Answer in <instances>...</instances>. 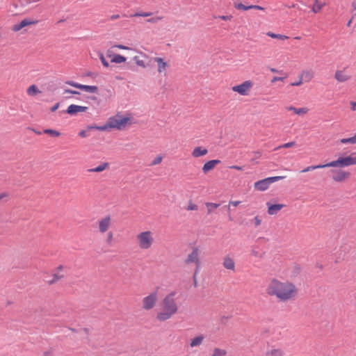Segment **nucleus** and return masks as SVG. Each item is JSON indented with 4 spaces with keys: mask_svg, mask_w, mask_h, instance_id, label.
I'll return each mask as SVG.
<instances>
[{
    "mask_svg": "<svg viewBox=\"0 0 356 356\" xmlns=\"http://www.w3.org/2000/svg\"><path fill=\"white\" fill-rule=\"evenodd\" d=\"M87 99L96 102L97 106L100 104L101 100L98 99L96 96H88Z\"/></svg>",
    "mask_w": 356,
    "mask_h": 356,
    "instance_id": "56",
    "label": "nucleus"
},
{
    "mask_svg": "<svg viewBox=\"0 0 356 356\" xmlns=\"http://www.w3.org/2000/svg\"><path fill=\"white\" fill-rule=\"evenodd\" d=\"M151 15L150 13H136L133 16H143V17H147Z\"/></svg>",
    "mask_w": 356,
    "mask_h": 356,
    "instance_id": "60",
    "label": "nucleus"
},
{
    "mask_svg": "<svg viewBox=\"0 0 356 356\" xmlns=\"http://www.w3.org/2000/svg\"><path fill=\"white\" fill-rule=\"evenodd\" d=\"M106 92L102 94V96L105 97V98H110L112 95L113 92L111 89H106L105 90Z\"/></svg>",
    "mask_w": 356,
    "mask_h": 356,
    "instance_id": "54",
    "label": "nucleus"
},
{
    "mask_svg": "<svg viewBox=\"0 0 356 356\" xmlns=\"http://www.w3.org/2000/svg\"><path fill=\"white\" fill-rule=\"evenodd\" d=\"M323 7V4L321 3H318V0H315V3L313 4L312 8V11H313L314 13H318Z\"/></svg>",
    "mask_w": 356,
    "mask_h": 356,
    "instance_id": "35",
    "label": "nucleus"
},
{
    "mask_svg": "<svg viewBox=\"0 0 356 356\" xmlns=\"http://www.w3.org/2000/svg\"><path fill=\"white\" fill-rule=\"evenodd\" d=\"M250 9H255L258 10H264L265 8L259 5H250Z\"/></svg>",
    "mask_w": 356,
    "mask_h": 356,
    "instance_id": "59",
    "label": "nucleus"
},
{
    "mask_svg": "<svg viewBox=\"0 0 356 356\" xmlns=\"http://www.w3.org/2000/svg\"><path fill=\"white\" fill-rule=\"evenodd\" d=\"M127 58L122 55L115 54L113 55L112 59L111 60V63L120 64L123 63H126Z\"/></svg>",
    "mask_w": 356,
    "mask_h": 356,
    "instance_id": "22",
    "label": "nucleus"
},
{
    "mask_svg": "<svg viewBox=\"0 0 356 356\" xmlns=\"http://www.w3.org/2000/svg\"><path fill=\"white\" fill-rule=\"evenodd\" d=\"M355 153L348 156H340L341 165L342 168L356 165V156H353Z\"/></svg>",
    "mask_w": 356,
    "mask_h": 356,
    "instance_id": "11",
    "label": "nucleus"
},
{
    "mask_svg": "<svg viewBox=\"0 0 356 356\" xmlns=\"http://www.w3.org/2000/svg\"><path fill=\"white\" fill-rule=\"evenodd\" d=\"M98 76V73L97 72H90V71H88L86 72H85L82 76H90L91 77L92 79H95L97 76Z\"/></svg>",
    "mask_w": 356,
    "mask_h": 356,
    "instance_id": "46",
    "label": "nucleus"
},
{
    "mask_svg": "<svg viewBox=\"0 0 356 356\" xmlns=\"http://www.w3.org/2000/svg\"><path fill=\"white\" fill-rule=\"evenodd\" d=\"M59 106H60V102H57V103H56V104H55L53 106H51V107L50 108V111H51V112H55V111H56L58 109Z\"/></svg>",
    "mask_w": 356,
    "mask_h": 356,
    "instance_id": "61",
    "label": "nucleus"
},
{
    "mask_svg": "<svg viewBox=\"0 0 356 356\" xmlns=\"http://www.w3.org/2000/svg\"><path fill=\"white\" fill-rule=\"evenodd\" d=\"M203 339L204 336L202 334L195 337L191 340V347H195L200 346L202 343Z\"/></svg>",
    "mask_w": 356,
    "mask_h": 356,
    "instance_id": "25",
    "label": "nucleus"
},
{
    "mask_svg": "<svg viewBox=\"0 0 356 356\" xmlns=\"http://www.w3.org/2000/svg\"><path fill=\"white\" fill-rule=\"evenodd\" d=\"M319 166L323 167V168H326V167L341 168L340 158L339 157L337 160L332 161L325 164H319Z\"/></svg>",
    "mask_w": 356,
    "mask_h": 356,
    "instance_id": "21",
    "label": "nucleus"
},
{
    "mask_svg": "<svg viewBox=\"0 0 356 356\" xmlns=\"http://www.w3.org/2000/svg\"><path fill=\"white\" fill-rule=\"evenodd\" d=\"M88 130L85 129V130H81L79 132L78 134V136H80V137H82V138H85V137H87L88 135L87 134V131Z\"/></svg>",
    "mask_w": 356,
    "mask_h": 356,
    "instance_id": "58",
    "label": "nucleus"
},
{
    "mask_svg": "<svg viewBox=\"0 0 356 356\" xmlns=\"http://www.w3.org/2000/svg\"><path fill=\"white\" fill-rule=\"evenodd\" d=\"M108 168H109V163L107 162H105V163H101L100 165H99L98 166H97L94 168L89 169L88 171L94 172H101Z\"/></svg>",
    "mask_w": 356,
    "mask_h": 356,
    "instance_id": "23",
    "label": "nucleus"
},
{
    "mask_svg": "<svg viewBox=\"0 0 356 356\" xmlns=\"http://www.w3.org/2000/svg\"><path fill=\"white\" fill-rule=\"evenodd\" d=\"M309 6H307L305 3L303 2H300V3H298L297 4V9L300 10H304L305 12L307 11V8H308Z\"/></svg>",
    "mask_w": 356,
    "mask_h": 356,
    "instance_id": "48",
    "label": "nucleus"
},
{
    "mask_svg": "<svg viewBox=\"0 0 356 356\" xmlns=\"http://www.w3.org/2000/svg\"><path fill=\"white\" fill-rule=\"evenodd\" d=\"M133 120L134 118L131 113H127L125 115H122L118 112L115 115L108 119L109 131L112 129L123 130L127 125L132 124Z\"/></svg>",
    "mask_w": 356,
    "mask_h": 356,
    "instance_id": "2",
    "label": "nucleus"
},
{
    "mask_svg": "<svg viewBox=\"0 0 356 356\" xmlns=\"http://www.w3.org/2000/svg\"><path fill=\"white\" fill-rule=\"evenodd\" d=\"M64 93H69V94H72V95H81L80 92H79L77 90H73L69 89V88L65 89Z\"/></svg>",
    "mask_w": 356,
    "mask_h": 356,
    "instance_id": "51",
    "label": "nucleus"
},
{
    "mask_svg": "<svg viewBox=\"0 0 356 356\" xmlns=\"http://www.w3.org/2000/svg\"><path fill=\"white\" fill-rule=\"evenodd\" d=\"M42 133L47 134L51 137H58L61 135L60 131L52 129H43Z\"/></svg>",
    "mask_w": 356,
    "mask_h": 356,
    "instance_id": "31",
    "label": "nucleus"
},
{
    "mask_svg": "<svg viewBox=\"0 0 356 356\" xmlns=\"http://www.w3.org/2000/svg\"><path fill=\"white\" fill-rule=\"evenodd\" d=\"M241 203V201H229V203L228 205H225L223 207V209L227 211V212L230 211V204H232L234 207H237Z\"/></svg>",
    "mask_w": 356,
    "mask_h": 356,
    "instance_id": "38",
    "label": "nucleus"
},
{
    "mask_svg": "<svg viewBox=\"0 0 356 356\" xmlns=\"http://www.w3.org/2000/svg\"><path fill=\"white\" fill-rule=\"evenodd\" d=\"M234 2L233 6L236 9L239 10H243V11H246V10H250V5L245 6L237 0H234Z\"/></svg>",
    "mask_w": 356,
    "mask_h": 356,
    "instance_id": "29",
    "label": "nucleus"
},
{
    "mask_svg": "<svg viewBox=\"0 0 356 356\" xmlns=\"http://www.w3.org/2000/svg\"><path fill=\"white\" fill-rule=\"evenodd\" d=\"M340 143L342 144H347V143L354 144L352 137L341 138L340 140Z\"/></svg>",
    "mask_w": 356,
    "mask_h": 356,
    "instance_id": "49",
    "label": "nucleus"
},
{
    "mask_svg": "<svg viewBox=\"0 0 356 356\" xmlns=\"http://www.w3.org/2000/svg\"><path fill=\"white\" fill-rule=\"evenodd\" d=\"M252 153L254 154V157L251 159L250 161L254 163H258L256 160L261 156V152L260 151H255Z\"/></svg>",
    "mask_w": 356,
    "mask_h": 356,
    "instance_id": "42",
    "label": "nucleus"
},
{
    "mask_svg": "<svg viewBox=\"0 0 356 356\" xmlns=\"http://www.w3.org/2000/svg\"><path fill=\"white\" fill-rule=\"evenodd\" d=\"M206 206L208 209L207 213L210 214L212 211V209H217L220 206V204L213 203V202H207Z\"/></svg>",
    "mask_w": 356,
    "mask_h": 356,
    "instance_id": "36",
    "label": "nucleus"
},
{
    "mask_svg": "<svg viewBox=\"0 0 356 356\" xmlns=\"http://www.w3.org/2000/svg\"><path fill=\"white\" fill-rule=\"evenodd\" d=\"M38 20H36V19H31L30 18H25L24 19H22L20 22L15 24L13 28H12V30L15 32H17V31H19L21 29H22L23 28L26 27V26H30V25H34V24H37L38 23Z\"/></svg>",
    "mask_w": 356,
    "mask_h": 356,
    "instance_id": "9",
    "label": "nucleus"
},
{
    "mask_svg": "<svg viewBox=\"0 0 356 356\" xmlns=\"http://www.w3.org/2000/svg\"><path fill=\"white\" fill-rule=\"evenodd\" d=\"M287 109L289 111H293L295 114L298 115H304V114L307 113L308 111V108H297L293 106H290L289 107L287 108Z\"/></svg>",
    "mask_w": 356,
    "mask_h": 356,
    "instance_id": "27",
    "label": "nucleus"
},
{
    "mask_svg": "<svg viewBox=\"0 0 356 356\" xmlns=\"http://www.w3.org/2000/svg\"><path fill=\"white\" fill-rule=\"evenodd\" d=\"M155 62L157 63L158 65V72L161 73L162 72L166 70L167 67L169 66V64L167 61L164 60V58L161 57H155L153 58Z\"/></svg>",
    "mask_w": 356,
    "mask_h": 356,
    "instance_id": "14",
    "label": "nucleus"
},
{
    "mask_svg": "<svg viewBox=\"0 0 356 356\" xmlns=\"http://www.w3.org/2000/svg\"><path fill=\"white\" fill-rule=\"evenodd\" d=\"M124 63L125 64L124 65L125 69L131 70L133 72L137 71V67L135 65V63H134L133 60H130L129 62L126 61V63Z\"/></svg>",
    "mask_w": 356,
    "mask_h": 356,
    "instance_id": "34",
    "label": "nucleus"
},
{
    "mask_svg": "<svg viewBox=\"0 0 356 356\" xmlns=\"http://www.w3.org/2000/svg\"><path fill=\"white\" fill-rule=\"evenodd\" d=\"M232 318V316H222L220 318V322L222 324H226V321L229 318Z\"/></svg>",
    "mask_w": 356,
    "mask_h": 356,
    "instance_id": "64",
    "label": "nucleus"
},
{
    "mask_svg": "<svg viewBox=\"0 0 356 356\" xmlns=\"http://www.w3.org/2000/svg\"><path fill=\"white\" fill-rule=\"evenodd\" d=\"M208 153V149L206 148H203L201 146H198L194 148L192 156L194 157H200L206 155Z\"/></svg>",
    "mask_w": 356,
    "mask_h": 356,
    "instance_id": "18",
    "label": "nucleus"
},
{
    "mask_svg": "<svg viewBox=\"0 0 356 356\" xmlns=\"http://www.w3.org/2000/svg\"><path fill=\"white\" fill-rule=\"evenodd\" d=\"M112 48L108 49L106 51V57L111 58V60L112 59L113 56L114 54H115V53L113 52V51H112L111 49Z\"/></svg>",
    "mask_w": 356,
    "mask_h": 356,
    "instance_id": "57",
    "label": "nucleus"
},
{
    "mask_svg": "<svg viewBox=\"0 0 356 356\" xmlns=\"http://www.w3.org/2000/svg\"><path fill=\"white\" fill-rule=\"evenodd\" d=\"M334 78L339 81V82H344L348 81L350 79V76L346 75L343 73V71L342 70H337L335 72Z\"/></svg>",
    "mask_w": 356,
    "mask_h": 356,
    "instance_id": "19",
    "label": "nucleus"
},
{
    "mask_svg": "<svg viewBox=\"0 0 356 356\" xmlns=\"http://www.w3.org/2000/svg\"><path fill=\"white\" fill-rule=\"evenodd\" d=\"M226 355L227 351L225 350L215 348L213 350V354L211 356H225Z\"/></svg>",
    "mask_w": 356,
    "mask_h": 356,
    "instance_id": "33",
    "label": "nucleus"
},
{
    "mask_svg": "<svg viewBox=\"0 0 356 356\" xmlns=\"http://www.w3.org/2000/svg\"><path fill=\"white\" fill-rule=\"evenodd\" d=\"M268 353H270L271 356H282L283 355V352L280 349L271 350Z\"/></svg>",
    "mask_w": 356,
    "mask_h": 356,
    "instance_id": "44",
    "label": "nucleus"
},
{
    "mask_svg": "<svg viewBox=\"0 0 356 356\" xmlns=\"http://www.w3.org/2000/svg\"><path fill=\"white\" fill-rule=\"evenodd\" d=\"M172 314L168 311L161 312L157 314L156 318L160 321H165L172 316Z\"/></svg>",
    "mask_w": 356,
    "mask_h": 356,
    "instance_id": "26",
    "label": "nucleus"
},
{
    "mask_svg": "<svg viewBox=\"0 0 356 356\" xmlns=\"http://www.w3.org/2000/svg\"><path fill=\"white\" fill-rule=\"evenodd\" d=\"M139 241V246L142 249H148L151 247L153 238L152 237V233L150 231H145L140 233L138 235Z\"/></svg>",
    "mask_w": 356,
    "mask_h": 356,
    "instance_id": "5",
    "label": "nucleus"
},
{
    "mask_svg": "<svg viewBox=\"0 0 356 356\" xmlns=\"http://www.w3.org/2000/svg\"><path fill=\"white\" fill-rule=\"evenodd\" d=\"M110 220V216H107L99 221V231L101 232L104 233L108 229Z\"/></svg>",
    "mask_w": 356,
    "mask_h": 356,
    "instance_id": "17",
    "label": "nucleus"
},
{
    "mask_svg": "<svg viewBox=\"0 0 356 356\" xmlns=\"http://www.w3.org/2000/svg\"><path fill=\"white\" fill-rule=\"evenodd\" d=\"M296 145V143L295 141H291V142H289V143H284V144L279 146L277 149L290 148V147L295 146Z\"/></svg>",
    "mask_w": 356,
    "mask_h": 356,
    "instance_id": "45",
    "label": "nucleus"
},
{
    "mask_svg": "<svg viewBox=\"0 0 356 356\" xmlns=\"http://www.w3.org/2000/svg\"><path fill=\"white\" fill-rule=\"evenodd\" d=\"M163 157L161 155H158L150 163V165H156L159 164L162 161Z\"/></svg>",
    "mask_w": 356,
    "mask_h": 356,
    "instance_id": "47",
    "label": "nucleus"
},
{
    "mask_svg": "<svg viewBox=\"0 0 356 356\" xmlns=\"http://www.w3.org/2000/svg\"><path fill=\"white\" fill-rule=\"evenodd\" d=\"M223 266L228 270H234L235 268V263L232 259L229 256H227L224 258Z\"/></svg>",
    "mask_w": 356,
    "mask_h": 356,
    "instance_id": "20",
    "label": "nucleus"
},
{
    "mask_svg": "<svg viewBox=\"0 0 356 356\" xmlns=\"http://www.w3.org/2000/svg\"><path fill=\"white\" fill-rule=\"evenodd\" d=\"M284 178V176L268 177L254 182V188L257 191H264L268 188L270 184L282 180Z\"/></svg>",
    "mask_w": 356,
    "mask_h": 356,
    "instance_id": "3",
    "label": "nucleus"
},
{
    "mask_svg": "<svg viewBox=\"0 0 356 356\" xmlns=\"http://www.w3.org/2000/svg\"><path fill=\"white\" fill-rule=\"evenodd\" d=\"M320 168H323V167L319 166V164L316 165H310V166H308V167L305 168V169L302 170L300 171V172H309L311 170H314L316 169H320Z\"/></svg>",
    "mask_w": 356,
    "mask_h": 356,
    "instance_id": "41",
    "label": "nucleus"
},
{
    "mask_svg": "<svg viewBox=\"0 0 356 356\" xmlns=\"http://www.w3.org/2000/svg\"><path fill=\"white\" fill-rule=\"evenodd\" d=\"M98 56H99V59L101 60V63H102V65L104 67H110L111 70H113V68H118L119 67H117L115 65H110L109 63L106 60L104 54L102 52L99 51L98 52Z\"/></svg>",
    "mask_w": 356,
    "mask_h": 356,
    "instance_id": "24",
    "label": "nucleus"
},
{
    "mask_svg": "<svg viewBox=\"0 0 356 356\" xmlns=\"http://www.w3.org/2000/svg\"><path fill=\"white\" fill-rule=\"evenodd\" d=\"M198 270H195V273H194L193 276V286L195 288L197 287V281L196 276H197V273Z\"/></svg>",
    "mask_w": 356,
    "mask_h": 356,
    "instance_id": "55",
    "label": "nucleus"
},
{
    "mask_svg": "<svg viewBox=\"0 0 356 356\" xmlns=\"http://www.w3.org/2000/svg\"><path fill=\"white\" fill-rule=\"evenodd\" d=\"M303 76H304V74H301L299 76V80L298 81L291 83L290 86H299L302 85V82H303Z\"/></svg>",
    "mask_w": 356,
    "mask_h": 356,
    "instance_id": "43",
    "label": "nucleus"
},
{
    "mask_svg": "<svg viewBox=\"0 0 356 356\" xmlns=\"http://www.w3.org/2000/svg\"><path fill=\"white\" fill-rule=\"evenodd\" d=\"M233 17L232 15H220L218 16V18L222 19V20H230Z\"/></svg>",
    "mask_w": 356,
    "mask_h": 356,
    "instance_id": "62",
    "label": "nucleus"
},
{
    "mask_svg": "<svg viewBox=\"0 0 356 356\" xmlns=\"http://www.w3.org/2000/svg\"><path fill=\"white\" fill-rule=\"evenodd\" d=\"M286 77H287V75H286L285 76H274L272 79L271 82L275 83L278 81H283Z\"/></svg>",
    "mask_w": 356,
    "mask_h": 356,
    "instance_id": "52",
    "label": "nucleus"
},
{
    "mask_svg": "<svg viewBox=\"0 0 356 356\" xmlns=\"http://www.w3.org/2000/svg\"><path fill=\"white\" fill-rule=\"evenodd\" d=\"M175 295V291L171 292L170 293L167 295L162 301L163 310L168 311L172 314H175L178 310L177 305L175 303V300L173 298V296Z\"/></svg>",
    "mask_w": 356,
    "mask_h": 356,
    "instance_id": "4",
    "label": "nucleus"
},
{
    "mask_svg": "<svg viewBox=\"0 0 356 356\" xmlns=\"http://www.w3.org/2000/svg\"><path fill=\"white\" fill-rule=\"evenodd\" d=\"M27 94L30 96H35L38 93H40L41 91L38 89V86L35 84L31 85L27 88Z\"/></svg>",
    "mask_w": 356,
    "mask_h": 356,
    "instance_id": "30",
    "label": "nucleus"
},
{
    "mask_svg": "<svg viewBox=\"0 0 356 356\" xmlns=\"http://www.w3.org/2000/svg\"><path fill=\"white\" fill-rule=\"evenodd\" d=\"M65 83L69 85V86H72V87H74V88H75L76 89H79V90H81V88H82V85L83 84L74 82L73 81H65Z\"/></svg>",
    "mask_w": 356,
    "mask_h": 356,
    "instance_id": "39",
    "label": "nucleus"
},
{
    "mask_svg": "<svg viewBox=\"0 0 356 356\" xmlns=\"http://www.w3.org/2000/svg\"><path fill=\"white\" fill-rule=\"evenodd\" d=\"M81 90L90 93H98L99 88L97 86L82 85Z\"/></svg>",
    "mask_w": 356,
    "mask_h": 356,
    "instance_id": "28",
    "label": "nucleus"
},
{
    "mask_svg": "<svg viewBox=\"0 0 356 356\" xmlns=\"http://www.w3.org/2000/svg\"><path fill=\"white\" fill-rule=\"evenodd\" d=\"M62 277H63V275H60L57 273L53 274V279L48 282L49 284L52 285V284H55L58 280L61 279Z\"/></svg>",
    "mask_w": 356,
    "mask_h": 356,
    "instance_id": "40",
    "label": "nucleus"
},
{
    "mask_svg": "<svg viewBox=\"0 0 356 356\" xmlns=\"http://www.w3.org/2000/svg\"><path fill=\"white\" fill-rule=\"evenodd\" d=\"M221 163V161L219 159H213L207 161L204 163L202 167V171L204 174L209 173L219 163Z\"/></svg>",
    "mask_w": 356,
    "mask_h": 356,
    "instance_id": "13",
    "label": "nucleus"
},
{
    "mask_svg": "<svg viewBox=\"0 0 356 356\" xmlns=\"http://www.w3.org/2000/svg\"><path fill=\"white\" fill-rule=\"evenodd\" d=\"M330 172L333 174L332 179L337 182H342L350 176L349 172L343 171L342 170H330Z\"/></svg>",
    "mask_w": 356,
    "mask_h": 356,
    "instance_id": "8",
    "label": "nucleus"
},
{
    "mask_svg": "<svg viewBox=\"0 0 356 356\" xmlns=\"http://www.w3.org/2000/svg\"><path fill=\"white\" fill-rule=\"evenodd\" d=\"M157 294L156 292H152L149 296H146L143 299V308L149 310L154 307L156 300Z\"/></svg>",
    "mask_w": 356,
    "mask_h": 356,
    "instance_id": "10",
    "label": "nucleus"
},
{
    "mask_svg": "<svg viewBox=\"0 0 356 356\" xmlns=\"http://www.w3.org/2000/svg\"><path fill=\"white\" fill-rule=\"evenodd\" d=\"M111 48H118L120 49H128V50L131 49L130 47L123 45V44H115Z\"/></svg>",
    "mask_w": 356,
    "mask_h": 356,
    "instance_id": "53",
    "label": "nucleus"
},
{
    "mask_svg": "<svg viewBox=\"0 0 356 356\" xmlns=\"http://www.w3.org/2000/svg\"><path fill=\"white\" fill-rule=\"evenodd\" d=\"M253 86V82L250 80L245 81L241 84L232 87L234 92H238L241 95H247L250 88Z\"/></svg>",
    "mask_w": 356,
    "mask_h": 356,
    "instance_id": "6",
    "label": "nucleus"
},
{
    "mask_svg": "<svg viewBox=\"0 0 356 356\" xmlns=\"http://www.w3.org/2000/svg\"><path fill=\"white\" fill-rule=\"evenodd\" d=\"M267 208H268V213L269 215H275L277 214L282 208L285 207L283 204H279V203H271L270 202H268L266 203Z\"/></svg>",
    "mask_w": 356,
    "mask_h": 356,
    "instance_id": "12",
    "label": "nucleus"
},
{
    "mask_svg": "<svg viewBox=\"0 0 356 356\" xmlns=\"http://www.w3.org/2000/svg\"><path fill=\"white\" fill-rule=\"evenodd\" d=\"M253 220H254V225L256 227H257V226L261 225V220L259 218V216H255Z\"/></svg>",
    "mask_w": 356,
    "mask_h": 356,
    "instance_id": "63",
    "label": "nucleus"
},
{
    "mask_svg": "<svg viewBox=\"0 0 356 356\" xmlns=\"http://www.w3.org/2000/svg\"><path fill=\"white\" fill-rule=\"evenodd\" d=\"M97 130L100 131H109L108 122H106L104 125H97L96 124H92L87 126V130Z\"/></svg>",
    "mask_w": 356,
    "mask_h": 356,
    "instance_id": "15",
    "label": "nucleus"
},
{
    "mask_svg": "<svg viewBox=\"0 0 356 356\" xmlns=\"http://www.w3.org/2000/svg\"><path fill=\"white\" fill-rule=\"evenodd\" d=\"M266 35L269 37H270L271 38H274V39H280V40H286L288 39V36L286 35H282V34H278V33H273V32H268L266 33Z\"/></svg>",
    "mask_w": 356,
    "mask_h": 356,
    "instance_id": "32",
    "label": "nucleus"
},
{
    "mask_svg": "<svg viewBox=\"0 0 356 356\" xmlns=\"http://www.w3.org/2000/svg\"><path fill=\"white\" fill-rule=\"evenodd\" d=\"M198 248H195L192 252L188 255L187 259L185 260V263L189 264L191 263H195L196 268L195 270H199L201 265V261L198 258Z\"/></svg>",
    "mask_w": 356,
    "mask_h": 356,
    "instance_id": "7",
    "label": "nucleus"
},
{
    "mask_svg": "<svg viewBox=\"0 0 356 356\" xmlns=\"http://www.w3.org/2000/svg\"><path fill=\"white\" fill-rule=\"evenodd\" d=\"M266 293L270 296H275L281 301H286L296 296L297 289L291 282H281L277 279H273L266 289Z\"/></svg>",
    "mask_w": 356,
    "mask_h": 356,
    "instance_id": "1",
    "label": "nucleus"
},
{
    "mask_svg": "<svg viewBox=\"0 0 356 356\" xmlns=\"http://www.w3.org/2000/svg\"><path fill=\"white\" fill-rule=\"evenodd\" d=\"M67 113L71 116H74L78 114L79 110H78V105L76 104H70L66 110L59 111V113Z\"/></svg>",
    "mask_w": 356,
    "mask_h": 356,
    "instance_id": "16",
    "label": "nucleus"
},
{
    "mask_svg": "<svg viewBox=\"0 0 356 356\" xmlns=\"http://www.w3.org/2000/svg\"><path fill=\"white\" fill-rule=\"evenodd\" d=\"M132 60H133L134 63H135L136 66L138 65V66L142 67H146V65L145 64V62L143 60H140L138 56H134Z\"/></svg>",
    "mask_w": 356,
    "mask_h": 356,
    "instance_id": "37",
    "label": "nucleus"
},
{
    "mask_svg": "<svg viewBox=\"0 0 356 356\" xmlns=\"http://www.w3.org/2000/svg\"><path fill=\"white\" fill-rule=\"evenodd\" d=\"M197 209H198L197 205L192 203L191 201L189 202V204H188V207H187L188 210H189V211H194V210H197Z\"/></svg>",
    "mask_w": 356,
    "mask_h": 356,
    "instance_id": "50",
    "label": "nucleus"
}]
</instances>
